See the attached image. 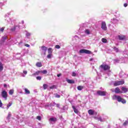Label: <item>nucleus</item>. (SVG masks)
Returning <instances> with one entry per match:
<instances>
[{
	"instance_id": "nucleus-1",
	"label": "nucleus",
	"mask_w": 128,
	"mask_h": 128,
	"mask_svg": "<svg viewBox=\"0 0 128 128\" xmlns=\"http://www.w3.org/2000/svg\"><path fill=\"white\" fill-rule=\"evenodd\" d=\"M99 68L100 70H108V72L107 73V74L109 76H110L112 74V72L110 70V66L108 64L103 63L100 66Z\"/></svg>"
},
{
	"instance_id": "nucleus-2",
	"label": "nucleus",
	"mask_w": 128,
	"mask_h": 128,
	"mask_svg": "<svg viewBox=\"0 0 128 128\" xmlns=\"http://www.w3.org/2000/svg\"><path fill=\"white\" fill-rule=\"evenodd\" d=\"M113 100H118L119 102H122V104H126V100L122 98L120 96L114 95L113 96Z\"/></svg>"
},
{
	"instance_id": "nucleus-3",
	"label": "nucleus",
	"mask_w": 128,
	"mask_h": 128,
	"mask_svg": "<svg viewBox=\"0 0 128 128\" xmlns=\"http://www.w3.org/2000/svg\"><path fill=\"white\" fill-rule=\"evenodd\" d=\"M124 84V80H120V81H116L114 84V86H122V84Z\"/></svg>"
},
{
	"instance_id": "nucleus-4",
	"label": "nucleus",
	"mask_w": 128,
	"mask_h": 128,
	"mask_svg": "<svg viewBox=\"0 0 128 128\" xmlns=\"http://www.w3.org/2000/svg\"><path fill=\"white\" fill-rule=\"evenodd\" d=\"M80 54H92V52L88 50H86V49H81L80 50Z\"/></svg>"
},
{
	"instance_id": "nucleus-5",
	"label": "nucleus",
	"mask_w": 128,
	"mask_h": 128,
	"mask_svg": "<svg viewBox=\"0 0 128 128\" xmlns=\"http://www.w3.org/2000/svg\"><path fill=\"white\" fill-rule=\"evenodd\" d=\"M56 118L54 117L50 118L49 119V122L50 124H56Z\"/></svg>"
},
{
	"instance_id": "nucleus-6",
	"label": "nucleus",
	"mask_w": 128,
	"mask_h": 128,
	"mask_svg": "<svg viewBox=\"0 0 128 128\" xmlns=\"http://www.w3.org/2000/svg\"><path fill=\"white\" fill-rule=\"evenodd\" d=\"M2 98H4L5 100H8V93L6 92V90H4L2 92Z\"/></svg>"
},
{
	"instance_id": "nucleus-7",
	"label": "nucleus",
	"mask_w": 128,
	"mask_h": 128,
	"mask_svg": "<svg viewBox=\"0 0 128 128\" xmlns=\"http://www.w3.org/2000/svg\"><path fill=\"white\" fill-rule=\"evenodd\" d=\"M97 94H98V96H106V92L98 90L97 92Z\"/></svg>"
},
{
	"instance_id": "nucleus-8",
	"label": "nucleus",
	"mask_w": 128,
	"mask_h": 128,
	"mask_svg": "<svg viewBox=\"0 0 128 128\" xmlns=\"http://www.w3.org/2000/svg\"><path fill=\"white\" fill-rule=\"evenodd\" d=\"M101 28L103 30H108V27H106V22H102V26Z\"/></svg>"
},
{
	"instance_id": "nucleus-9",
	"label": "nucleus",
	"mask_w": 128,
	"mask_h": 128,
	"mask_svg": "<svg viewBox=\"0 0 128 128\" xmlns=\"http://www.w3.org/2000/svg\"><path fill=\"white\" fill-rule=\"evenodd\" d=\"M112 92H116V94H122V91H120V90L118 88H116L115 90L112 89Z\"/></svg>"
},
{
	"instance_id": "nucleus-10",
	"label": "nucleus",
	"mask_w": 128,
	"mask_h": 128,
	"mask_svg": "<svg viewBox=\"0 0 128 128\" xmlns=\"http://www.w3.org/2000/svg\"><path fill=\"white\" fill-rule=\"evenodd\" d=\"M121 94H126V92H128V88L124 86H122L121 88Z\"/></svg>"
},
{
	"instance_id": "nucleus-11",
	"label": "nucleus",
	"mask_w": 128,
	"mask_h": 128,
	"mask_svg": "<svg viewBox=\"0 0 128 128\" xmlns=\"http://www.w3.org/2000/svg\"><path fill=\"white\" fill-rule=\"evenodd\" d=\"M124 60V58H120V60L118 59H115L114 60V62H122L121 60Z\"/></svg>"
},
{
	"instance_id": "nucleus-12",
	"label": "nucleus",
	"mask_w": 128,
	"mask_h": 128,
	"mask_svg": "<svg viewBox=\"0 0 128 128\" xmlns=\"http://www.w3.org/2000/svg\"><path fill=\"white\" fill-rule=\"evenodd\" d=\"M42 50H43L44 52V54H46V51L48 50V48L47 47H46V46H42V48H41Z\"/></svg>"
},
{
	"instance_id": "nucleus-13",
	"label": "nucleus",
	"mask_w": 128,
	"mask_h": 128,
	"mask_svg": "<svg viewBox=\"0 0 128 128\" xmlns=\"http://www.w3.org/2000/svg\"><path fill=\"white\" fill-rule=\"evenodd\" d=\"M118 38L120 40H126V36H119Z\"/></svg>"
},
{
	"instance_id": "nucleus-14",
	"label": "nucleus",
	"mask_w": 128,
	"mask_h": 128,
	"mask_svg": "<svg viewBox=\"0 0 128 128\" xmlns=\"http://www.w3.org/2000/svg\"><path fill=\"white\" fill-rule=\"evenodd\" d=\"M26 74H28V71H26V70H24L23 73L21 74V76L23 78H25V76H26Z\"/></svg>"
},
{
	"instance_id": "nucleus-15",
	"label": "nucleus",
	"mask_w": 128,
	"mask_h": 128,
	"mask_svg": "<svg viewBox=\"0 0 128 128\" xmlns=\"http://www.w3.org/2000/svg\"><path fill=\"white\" fill-rule=\"evenodd\" d=\"M97 119L98 120H100V122H106V118H102V117L98 118Z\"/></svg>"
},
{
	"instance_id": "nucleus-16",
	"label": "nucleus",
	"mask_w": 128,
	"mask_h": 128,
	"mask_svg": "<svg viewBox=\"0 0 128 128\" xmlns=\"http://www.w3.org/2000/svg\"><path fill=\"white\" fill-rule=\"evenodd\" d=\"M88 112L89 114H90V116H92V115L94 114V111L92 110H88Z\"/></svg>"
},
{
	"instance_id": "nucleus-17",
	"label": "nucleus",
	"mask_w": 128,
	"mask_h": 128,
	"mask_svg": "<svg viewBox=\"0 0 128 128\" xmlns=\"http://www.w3.org/2000/svg\"><path fill=\"white\" fill-rule=\"evenodd\" d=\"M72 108L75 114H78V109H76V106H72Z\"/></svg>"
},
{
	"instance_id": "nucleus-18",
	"label": "nucleus",
	"mask_w": 128,
	"mask_h": 128,
	"mask_svg": "<svg viewBox=\"0 0 128 128\" xmlns=\"http://www.w3.org/2000/svg\"><path fill=\"white\" fill-rule=\"evenodd\" d=\"M111 22H112V24H118V20L116 18H113L111 20Z\"/></svg>"
},
{
	"instance_id": "nucleus-19",
	"label": "nucleus",
	"mask_w": 128,
	"mask_h": 128,
	"mask_svg": "<svg viewBox=\"0 0 128 128\" xmlns=\"http://www.w3.org/2000/svg\"><path fill=\"white\" fill-rule=\"evenodd\" d=\"M11 117H12V112H8V115L6 117V120H10Z\"/></svg>"
},
{
	"instance_id": "nucleus-20",
	"label": "nucleus",
	"mask_w": 128,
	"mask_h": 128,
	"mask_svg": "<svg viewBox=\"0 0 128 128\" xmlns=\"http://www.w3.org/2000/svg\"><path fill=\"white\" fill-rule=\"evenodd\" d=\"M24 90L26 94H30V90H28V88H25Z\"/></svg>"
},
{
	"instance_id": "nucleus-21",
	"label": "nucleus",
	"mask_w": 128,
	"mask_h": 128,
	"mask_svg": "<svg viewBox=\"0 0 128 128\" xmlns=\"http://www.w3.org/2000/svg\"><path fill=\"white\" fill-rule=\"evenodd\" d=\"M5 20L8 24H10V22H11L10 18L8 16L6 17V18L5 19Z\"/></svg>"
},
{
	"instance_id": "nucleus-22",
	"label": "nucleus",
	"mask_w": 128,
	"mask_h": 128,
	"mask_svg": "<svg viewBox=\"0 0 128 128\" xmlns=\"http://www.w3.org/2000/svg\"><path fill=\"white\" fill-rule=\"evenodd\" d=\"M84 32L85 34H90V32H90V30L88 29H86L84 30Z\"/></svg>"
},
{
	"instance_id": "nucleus-23",
	"label": "nucleus",
	"mask_w": 128,
	"mask_h": 128,
	"mask_svg": "<svg viewBox=\"0 0 128 128\" xmlns=\"http://www.w3.org/2000/svg\"><path fill=\"white\" fill-rule=\"evenodd\" d=\"M36 66H37L38 68H42V62H38L36 63Z\"/></svg>"
},
{
	"instance_id": "nucleus-24",
	"label": "nucleus",
	"mask_w": 128,
	"mask_h": 128,
	"mask_svg": "<svg viewBox=\"0 0 128 128\" xmlns=\"http://www.w3.org/2000/svg\"><path fill=\"white\" fill-rule=\"evenodd\" d=\"M66 82H68V84H74V80H67Z\"/></svg>"
},
{
	"instance_id": "nucleus-25",
	"label": "nucleus",
	"mask_w": 128,
	"mask_h": 128,
	"mask_svg": "<svg viewBox=\"0 0 128 128\" xmlns=\"http://www.w3.org/2000/svg\"><path fill=\"white\" fill-rule=\"evenodd\" d=\"M26 38H30V33L28 32V31H26Z\"/></svg>"
},
{
	"instance_id": "nucleus-26",
	"label": "nucleus",
	"mask_w": 128,
	"mask_h": 128,
	"mask_svg": "<svg viewBox=\"0 0 128 128\" xmlns=\"http://www.w3.org/2000/svg\"><path fill=\"white\" fill-rule=\"evenodd\" d=\"M40 73V71H37L32 74V76H38Z\"/></svg>"
},
{
	"instance_id": "nucleus-27",
	"label": "nucleus",
	"mask_w": 128,
	"mask_h": 128,
	"mask_svg": "<svg viewBox=\"0 0 128 128\" xmlns=\"http://www.w3.org/2000/svg\"><path fill=\"white\" fill-rule=\"evenodd\" d=\"M4 70V66L0 62V72H2Z\"/></svg>"
},
{
	"instance_id": "nucleus-28",
	"label": "nucleus",
	"mask_w": 128,
	"mask_h": 128,
	"mask_svg": "<svg viewBox=\"0 0 128 128\" xmlns=\"http://www.w3.org/2000/svg\"><path fill=\"white\" fill-rule=\"evenodd\" d=\"M54 97L57 98H60V95L58 94V93L54 94Z\"/></svg>"
},
{
	"instance_id": "nucleus-29",
	"label": "nucleus",
	"mask_w": 128,
	"mask_h": 128,
	"mask_svg": "<svg viewBox=\"0 0 128 128\" xmlns=\"http://www.w3.org/2000/svg\"><path fill=\"white\" fill-rule=\"evenodd\" d=\"M113 50H114V52H119L118 48H116V46H114L113 48Z\"/></svg>"
},
{
	"instance_id": "nucleus-30",
	"label": "nucleus",
	"mask_w": 128,
	"mask_h": 128,
	"mask_svg": "<svg viewBox=\"0 0 128 128\" xmlns=\"http://www.w3.org/2000/svg\"><path fill=\"white\" fill-rule=\"evenodd\" d=\"M56 106L57 108H60V104H56V102H54L52 106Z\"/></svg>"
},
{
	"instance_id": "nucleus-31",
	"label": "nucleus",
	"mask_w": 128,
	"mask_h": 128,
	"mask_svg": "<svg viewBox=\"0 0 128 128\" xmlns=\"http://www.w3.org/2000/svg\"><path fill=\"white\" fill-rule=\"evenodd\" d=\"M41 74H48V71L45 70H40Z\"/></svg>"
},
{
	"instance_id": "nucleus-32",
	"label": "nucleus",
	"mask_w": 128,
	"mask_h": 128,
	"mask_svg": "<svg viewBox=\"0 0 128 128\" xmlns=\"http://www.w3.org/2000/svg\"><path fill=\"white\" fill-rule=\"evenodd\" d=\"M77 88L78 90H82L84 88V86H80L77 87Z\"/></svg>"
},
{
	"instance_id": "nucleus-33",
	"label": "nucleus",
	"mask_w": 128,
	"mask_h": 128,
	"mask_svg": "<svg viewBox=\"0 0 128 128\" xmlns=\"http://www.w3.org/2000/svg\"><path fill=\"white\" fill-rule=\"evenodd\" d=\"M52 52V49L50 48L48 49V54H51Z\"/></svg>"
},
{
	"instance_id": "nucleus-34",
	"label": "nucleus",
	"mask_w": 128,
	"mask_h": 128,
	"mask_svg": "<svg viewBox=\"0 0 128 128\" xmlns=\"http://www.w3.org/2000/svg\"><path fill=\"white\" fill-rule=\"evenodd\" d=\"M102 42H104V44H106V42H108L106 39L104 38H102Z\"/></svg>"
},
{
	"instance_id": "nucleus-35",
	"label": "nucleus",
	"mask_w": 128,
	"mask_h": 128,
	"mask_svg": "<svg viewBox=\"0 0 128 128\" xmlns=\"http://www.w3.org/2000/svg\"><path fill=\"white\" fill-rule=\"evenodd\" d=\"M14 90H10V91H9V94H10L11 96H12V94H14Z\"/></svg>"
},
{
	"instance_id": "nucleus-36",
	"label": "nucleus",
	"mask_w": 128,
	"mask_h": 128,
	"mask_svg": "<svg viewBox=\"0 0 128 128\" xmlns=\"http://www.w3.org/2000/svg\"><path fill=\"white\" fill-rule=\"evenodd\" d=\"M6 38H8V37H6V36L2 37V42H4V40H6Z\"/></svg>"
},
{
	"instance_id": "nucleus-37",
	"label": "nucleus",
	"mask_w": 128,
	"mask_h": 128,
	"mask_svg": "<svg viewBox=\"0 0 128 128\" xmlns=\"http://www.w3.org/2000/svg\"><path fill=\"white\" fill-rule=\"evenodd\" d=\"M43 88H44V90H46L48 88V84H44Z\"/></svg>"
},
{
	"instance_id": "nucleus-38",
	"label": "nucleus",
	"mask_w": 128,
	"mask_h": 128,
	"mask_svg": "<svg viewBox=\"0 0 128 128\" xmlns=\"http://www.w3.org/2000/svg\"><path fill=\"white\" fill-rule=\"evenodd\" d=\"M12 103L9 102L8 104L7 105V109H8L10 108V106H12Z\"/></svg>"
},
{
	"instance_id": "nucleus-39",
	"label": "nucleus",
	"mask_w": 128,
	"mask_h": 128,
	"mask_svg": "<svg viewBox=\"0 0 128 128\" xmlns=\"http://www.w3.org/2000/svg\"><path fill=\"white\" fill-rule=\"evenodd\" d=\"M14 30H16V26H14L13 28H12L10 29L11 32H14Z\"/></svg>"
},
{
	"instance_id": "nucleus-40",
	"label": "nucleus",
	"mask_w": 128,
	"mask_h": 128,
	"mask_svg": "<svg viewBox=\"0 0 128 128\" xmlns=\"http://www.w3.org/2000/svg\"><path fill=\"white\" fill-rule=\"evenodd\" d=\"M36 78L38 80H42V77L40 76H38Z\"/></svg>"
},
{
	"instance_id": "nucleus-41",
	"label": "nucleus",
	"mask_w": 128,
	"mask_h": 128,
	"mask_svg": "<svg viewBox=\"0 0 128 128\" xmlns=\"http://www.w3.org/2000/svg\"><path fill=\"white\" fill-rule=\"evenodd\" d=\"M47 58H52V54H49L47 56Z\"/></svg>"
},
{
	"instance_id": "nucleus-42",
	"label": "nucleus",
	"mask_w": 128,
	"mask_h": 128,
	"mask_svg": "<svg viewBox=\"0 0 128 128\" xmlns=\"http://www.w3.org/2000/svg\"><path fill=\"white\" fill-rule=\"evenodd\" d=\"M4 30V27H2V28H0V32H3Z\"/></svg>"
},
{
	"instance_id": "nucleus-43",
	"label": "nucleus",
	"mask_w": 128,
	"mask_h": 128,
	"mask_svg": "<svg viewBox=\"0 0 128 128\" xmlns=\"http://www.w3.org/2000/svg\"><path fill=\"white\" fill-rule=\"evenodd\" d=\"M56 88V86L54 85L50 86V90H52V88Z\"/></svg>"
},
{
	"instance_id": "nucleus-44",
	"label": "nucleus",
	"mask_w": 128,
	"mask_h": 128,
	"mask_svg": "<svg viewBox=\"0 0 128 128\" xmlns=\"http://www.w3.org/2000/svg\"><path fill=\"white\" fill-rule=\"evenodd\" d=\"M128 124V120H126L123 124V126H126V124Z\"/></svg>"
},
{
	"instance_id": "nucleus-45",
	"label": "nucleus",
	"mask_w": 128,
	"mask_h": 128,
	"mask_svg": "<svg viewBox=\"0 0 128 128\" xmlns=\"http://www.w3.org/2000/svg\"><path fill=\"white\" fill-rule=\"evenodd\" d=\"M37 120H42V118L40 117V116H38L36 117Z\"/></svg>"
},
{
	"instance_id": "nucleus-46",
	"label": "nucleus",
	"mask_w": 128,
	"mask_h": 128,
	"mask_svg": "<svg viewBox=\"0 0 128 128\" xmlns=\"http://www.w3.org/2000/svg\"><path fill=\"white\" fill-rule=\"evenodd\" d=\"M55 48H60V45H56Z\"/></svg>"
},
{
	"instance_id": "nucleus-47",
	"label": "nucleus",
	"mask_w": 128,
	"mask_h": 128,
	"mask_svg": "<svg viewBox=\"0 0 128 128\" xmlns=\"http://www.w3.org/2000/svg\"><path fill=\"white\" fill-rule=\"evenodd\" d=\"M76 76V73L73 72L72 74V76Z\"/></svg>"
},
{
	"instance_id": "nucleus-48",
	"label": "nucleus",
	"mask_w": 128,
	"mask_h": 128,
	"mask_svg": "<svg viewBox=\"0 0 128 128\" xmlns=\"http://www.w3.org/2000/svg\"><path fill=\"white\" fill-rule=\"evenodd\" d=\"M2 106V100H0V108Z\"/></svg>"
},
{
	"instance_id": "nucleus-49",
	"label": "nucleus",
	"mask_w": 128,
	"mask_h": 128,
	"mask_svg": "<svg viewBox=\"0 0 128 128\" xmlns=\"http://www.w3.org/2000/svg\"><path fill=\"white\" fill-rule=\"evenodd\" d=\"M23 52H24V54H23L22 56H26V54H28V52H24V51H23Z\"/></svg>"
},
{
	"instance_id": "nucleus-50",
	"label": "nucleus",
	"mask_w": 128,
	"mask_h": 128,
	"mask_svg": "<svg viewBox=\"0 0 128 128\" xmlns=\"http://www.w3.org/2000/svg\"><path fill=\"white\" fill-rule=\"evenodd\" d=\"M22 42L21 41L19 44H18V46H22Z\"/></svg>"
},
{
	"instance_id": "nucleus-51",
	"label": "nucleus",
	"mask_w": 128,
	"mask_h": 128,
	"mask_svg": "<svg viewBox=\"0 0 128 128\" xmlns=\"http://www.w3.org/2000/svg\"><path fill=\"white\" fill-rule=\"evenodd\" d=\"M24 46H26L27 48H30V44H26Z\"/></svg>"
},
{
	"instance_id": "nucleus-52",
	"label": "nucleus",
	"mask_w": 128,
	"mask_h": 128,
	"mask_svg": "<svg viewBox=\"0 0 128 128\" xmlns=\"http://www.w3.org/2000/svg\"><path fill=\"white\" fill-rule=\"evenodd\" d=\"M124 8H126V6H128V4H127V3L124 4Z\"/></svg>"
},
{
	"instance_id": "nucleus-53",
	"label": "nucleus",
	"mask_w": 128,
	"mask_h": 128,
	"mask_svg": "<svg viewBox=\"0 0 128 128\" xmlns=\"http://www.w3.org/2000/svg\"><path fill=\"white\" fill-rule=\"evenodd\" d=\"M62 76V74H58L57 75V76H58V78H60V76Z\"/></svg>"
},
{
	"instance_id": "nucleus-54",
	"label": "nucleus",
	"mask_w": 128,
	"mask_h": 128,
	"mask_svg": "<svg viewBox=\"0 0 128 128\" xmlns=\"http://www.w3.org/2000/svg\"><path fill=\"white\" fill-rule=\"evenodd\" d=\"M4 88H6V86H8V85H6V84H4Z\"/></svg>"
},
{
	"instance_id": "nucleus-55",
	"label": "nucleus",
	"mask_w": 128,
	"mask_h": 128,
	"mask_svg": "<svg viewBox=\"0 0 128 128\" xmlns=\"http://www.w3.org/2000/svg\"><path fill=\"white\" fill-rule=\"evenodd\" d=\"M38 126H41L42 124H41L40 123H38Z\"/></svg>"
},
{
	"instance_id": "nucleus-56",
	"label": "nucleus",
	"mask_w": 128,
	"mask_h": 128,
	"mask_svg": "<svg viewBox=\"0 0 128 128\" xmlns=\"http://www.w3.org/2000/svg\"><path fill=\"white\" fill-rule=\"evenodd\" d=\"M22 24H24V21L22 20Z\"/></svg>"
},
{
	"instance_id": "nucleus-57",
	"label": "nucleus",
	"mask_w": 128,
	"mask_h": 128,
	"mask_svg": "<svg viewBox=\"0 0 128 128\" xmlns=\"http://www.w3.org/2000/svg\"><path fill=\"white\" fill-rule=\"evenodd\" d=\"M25 65H26L25 63L22 64V66H25Z\"/></svg>"
},
{
	"instance_id": "nucleus-58",
	"label": "nucleus",
	"mask_w": 128,
	"mask_h": 128,
	"mask_svg": "<svg viewBox=\"0 0 128 128\" xmlns=\"http://www.w3.org/2000/svg\"><path fill=\"white\" fill-rule=\"evenodd\" d=\"M94 70H95L96 72V69H95Z\"/></svg>"
},
{
	"instance_id": "nucleus-59",
	"label": "nucleus",
	"mask_w": 128,
	"mask_h": 128,
	"mask_svg": "<svg viewBox=\"0 0 128 128\" xmlns=\"http://www.w3.org/2000/svg\"><path fill=\"white\" fill-rule=\"evenodd\" d=\"M90 60H92V59H90Z\"/></svg>"
},
{
	"instance_id": "nucleus-60",
	"label": "nucleus",
	"mask_w": 128,
	"mask_h": 128,
	"mask_svg": "<svg viewBox=\"0 0 128 128\" xmlns=\"http://www.w3.org/2000/svg\"><path fill=\"white\" fill-rule=\"evenodd\" d=\"M40 128H42V126H40Z\"/></svg>"
}]
</instances>
